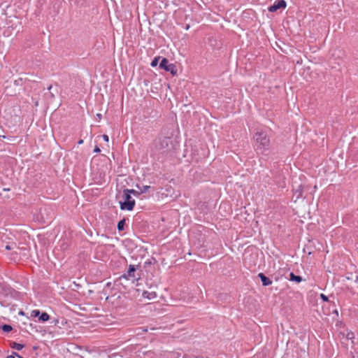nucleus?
I'll list each match as a JSON object with an SVG mask.
<instances>
[{
    "mask_svg": "<svg viewBox=\"0 0 358 358\" xmlns=\"http://www.w3.org/2000/svg\"><path fill=\"white\" fill-rule=\"evenodd\" d=\"M255 147L257 152L264 153L269 149L270 140L265 131H257L255 136Z\"/></svg>",
    "mask_w": 358,
    "mask_h": 358,
    "instance_id": "nucleus-1",
    "label": "nucleus"
},
{
    "mask_svg": "<svg viewBox=\"0 0 358 358\" xmlns=\"http://www.w3.org/2000/svg\"><path fill=\"white\" fill-rule=\"evenodd\" d=\"M124 201H120V208L122 210H133L134 206H135V201L133 199L130 194L128 193H124Z\"/></svg>",
    "mask_w": 358,
    "mask_h": 358,
    "instance_id": "nucleus-2",
    "label": "nucleus"
},
{
    "mask_svg": "<svg viewBox=\"0 0 358 358\" xmlns=\"http://www.w3.org/2000/svg\"><path fill=\"white\" fill-rule=\"evenodd\" d=\"M170 139L166 137H159L155 141L154 145L155 149L163 152L168 148Z\"/></svg>",
    "mask_w": 358,
    "mask_h": 358,
    "instance_id": "nucleus-3",
    "label": "nucleus"
},
{
    "mask_svg": "<svg viewBox=\"0 0 358 358\" xmlns=\"http://www.w3.org/2000/svg\"><path fill=\"white\" fill-rule=\"evenodd\" d=\"M286 7V2L284 0L275 1L272 6L268 8L270 12H275L278 9Z\"/></svg>",
    "mask_w": 358,
    "mask_h": 358,
    "instance_id": "nucleus-4",
    "label": "nucleus"
},
{
    "mask_svg": "<svg viewBox=\"0 0 358 358\" xmlns=\"http://www.w3.org/2000/svg\"><path fill=\"white\" fill-rule=\"evenodd\" d=\"M258 276L260 278L262 285L264 286H268L271 285L272 281L268 278H267L264 273H259Z\"/></svg>",
    "mask_w": 358,
    "mask_h": 358,
    "instance_id": "nucleus-5",
    "label": "nucleus"
},
{
    "mask_svg": "<svg viewBox=\"0 0 358 358\" xmlns=\"http://www.w3.org/2000/svg\"><path fill=\"white\" fill-rule=\"evenodd\" d=\"M171 66H172V64H169V61H168V59H166V58H164V59L161 61V62H160V64H159V67H160L161 69H163L166 70V71H170V67H171Z\"/></svg>",
    "mask_w": 358,
    "mask_h": 358,
    "instance_id": "nucleus-6",
    "label": "nucleus"
},
{
    "mask_svg": "<svg viewBox=\"0 0 358 358\" xmlns=\"http://www.w3.org/2000/svg\"><path fill=\"white\" fill-rule=\"evenodd\" d=\"M157 295L155 292L144 291L143 292V296L148 299H154L157 297Z\"/></svg>",
    "mask_w": 358,
    "mask_h": 358,
    "instance_id": "nucleus-7",
    "label": "nucleus"
},
{
    "mask_svg": "<svg viewBox=\"0 0 358 358\" xmlns=\"http://www.w3.org/2000/svg\"><path fill=\"white\" fill-rule=\"evenodd\" d=\"M289 280L294 281L297 283L302 282L303 279L299 275H296L294 273H290L289 274Z\"/></svg>",
    "mask_w": 358,
    "mask_h": 358,
    "instance_id": "nucleus-8",
    "label": "nucleus"
},
{
    "mask_svg": "<svg viewBox=\"0 0 358 358\" xmlns=\"http://www.w3.org/2000/svg\"><path fill=\"white\" fill-rule=\"evenodd\" d=\"M137 187L138 189L140 194L146 193L150 189V186H149V185H142V186L137 185Z\"/></svg>",
    "mask_w": 358,
    "mask_h": 358,
    "instance_id": "nucleus-9",
    "label": "nucleus"
},
{
    "mask_svg": "<svg viewBox=\"0 0 358 358\" xmlns=\"http://www.w3.org/2000/svg\"><path fill=\"white\" fill-rule=\"evenodd\" d=\"M11 348L16 350H21L24 348V345L18 343L13 342L11 344Z\"/></svg>",
    "mask_w": 358,
    "mask_h": 358,
    "instance_id": "nucleus-10",
    "label": "nucleus"
},
{
    "mask_svg": "<svg viewBox=\"0 0 358 358\" xmlns=\"http://www.w3.org/2000/svg\"><path fill=\"white\" fill-rule=\"evenodd\" d=\"M135 271H136L135 266L134 265H129V269L127 271L128 277H134Z\"/></svg>",
    "mask_w": 358,
    "mask_h": 358,
    "instance_id": "nucleus-11",
    "label": "nucleus"
},
{
    "mask_svg": "<svg viewBox=\"0 0 358 358\" xmlns=\"http://www.w3.org/2000/svg\"><path fill=\"white\" fill-rule=\"evenodd\" d=\"M50 319V316L47 313H43L39 318L38 320L41 322H46Z\"/></svg>",
    "mask_w": 358,
    "mask_h": 358,
    "instance_id": "nucleus-12",
    "label": "nucleus"
},
{
    "mask_svg": "<svg viewBox=\"0 0 358 358\" xmlns=\"http://www.w3.org/2000/svg\"><path fill=\"white\" fill-rule=\"evenodd\" d=\"M124 193H128L129 194H132L133 195H134L136 196L140 195L139 191L135 190V189H125L124 191Z\"/></svg>",
    "mask_w": 358,
    "mask_h": 358,
    "instance_id": "nucleus-13",
    "label": "nucleus"
},
{
    "mask_svg": "<svg viewBox=\"0 0 358 358\" xmlns=\"http://www.w3.org/2000/svg\"><path fill=\"white\" fill-rule=\"evenodd\" d=\"M124 220H120L118 223H117V229L119 231H122L124 229Z\"/></svg>",
    "mask_w": 358,
    "mask_h": 358,
    "instance_id": "nucleus-14",
    "label": "nucleus"
},
{
    "mask_svg": "<svg viewBox=\"0 0 358 358\" xmlns=\"http://www.w3.org/2000/svg\"><path fill=\"white\" fill-rule=\"evenodd\" d=\"M1 329L4 332H10L12 330V327L8 324H4Z\"/></svg>",
    "mask_w": 358,
    "mask_h": 358,
    "instance_id": "nucleus-15",
    "label": "nucleus"
},
{
    "mask_svg": "<svg viewBox=\"0 0 358 358\" xmlns=\"http://www.w3.org/2000/svg\"><path fill=\"white\" fill-rule=\"evenodd\" d=\"M40 315V310H33L31 312V317H36Z\"/></svg>",
    "mask_w": 358,
    "mask_h": 358,
    "instance_id": "nucleus-16",
    "label": "nucleus"
},
{
    "mask_svg": "<svg viewBox=\"0 0 358 358\" xmlns=\"http://www.w3.org/2000/svg\"><path fill=\"white\" fill-rule=\"evenodd\" d=\"M6 358H22L17 353L13 352L12 355H8Z\"/></svg>",
    "mask_w": 358,
    "mask_h": 358,
    "instance_id": "nucleus-17",
    "label": "nucleus"
},
{
    "mask_svg": "<svg viewBox=\"0 0 358 358\" xmlns=\"http://www.w3.org/2000/svg\"><path fill=\"white\" fill-rule=\"evenodd\" d=\"M158 64V58H155L152 62H151L152 66H156Z\"/></svg>",
    "mask_w": 358,
    "mask_h": 358,
    "instance_id": "nucleus-18",
    "label": "nucleus"
},
{
    "mask_svg": "<svg viewBox=\"0 0 358 358\" xmlns=\"http://www.w3.org/2000/svg\"><path fill=\"white\" fill-rule=\"evenodd\" d=\"M320 298L324 301H328V297L324 294H320Z\"/></svg>",
    "mask_w": 358,
    "mask_h": 358,
    "instance_id": "nucleus-19",
    "label": "nucleus"
},
{
    "mask_svg": "<svg viewBox=\"0 0 358 358\" xmlns=\"http://www.w3.org/2000/svg\"><path fill=\"white\" fill-rule=\"evenodd\" d=\"M354 338V334L352 332H349L347 334V338L348 339H352Z\"/></svg>",
    "mask_w": 358,
    "mask_h": 358,
    "instance_id": "nucleus-20",
    "label": "nucleus"
},
{
    "mask_svg": "<svg viewBox=\"0 0 358 358\" xmlns=\"http://www.w3.org/2000/svg\"><path fill=\"white\" fill-rule=\"evenodd\" d=\"M102 138H103V141H105L106 142H108L109 141V138H108V135H106V134H103L102 136Z\"/></svg>",
    "mask_w": 358,
    "mask_h": 358,
    "instance_id": "nucleus-21",
    "label": "nucleus"
},
{
    "mask_svg": "<svg viewBox=\"0 0 358 358\" xmlns=\"http://www.w3.org/2000/svg\"><path fill=\"white\" fill-rule=\"evenodd\" d=\"M94 152H96V153H99L101 152V150L99 147L96 146L94 150Z\"/></svg>",
    "mask_w": 358,
    "mask_h": 358,
    "instance_id": "nucleus-22",
    "label": "nucleus"
},
{
    "mask_svg": "<svg viewBox=\"0 0 358 358\" xmlns=\"http://www.w3.org/2000/svg\"><path fill=\"white\" fill-rule=\"evenodd\" d=\"M96 117H98L99 120H101V114L97 113L96 114Z\"/></svg>",
    "mask_w": 358,
    "mask_h": 358,
    "instance_id": "nucleus-23",
    "label": "nucleus"
},
{
    "mask_svg": "<svg viewBox=\"0 0 358 358\" xmlns=\"http://www.w3.org/2000/svg\"><path fill=\"white\" fill-rule=\"evenodd\" d=\"M78 143L79 145L83 144V140L80 139V141H78Z\"/></svg>",
    "mask_w": 358,
    "mask_h": 358,
    "instance_id": "nucleus-24",
    "label": "nucleus"
},
{
    "mask_svg": "<svg viewBox=\"0 0 358 358\" xmlns=\"http://www.w3.org/2000/svg\"><path fill=\"white\" fill-rule=\"evenodd\" d=\"M346 279L348 280H352V276H346Z\"/></svg>",
    "mask_w": 358,
    "mask_h": 358,
    "instance_id": "nucleus-25",
    "label": "nucleus"
},
{
    "mask_svg": "<svg viewBox=\"0 0 358 358\" xmlns=\"http://www.w3.org/2000/svg\"><path fill=\"white\" fill-rule=\"evenodd\" d=\"M355 282L356 283H358V275H356L355 279Z\"/></svg>",
    "mask_w": 358,
    "mask_h": 358,
    "instance_id": "nucleus-26",
    "label": "nucleus"
},
{
    "mask_svg": "<svg viewBox=\"0 0 358 358\" xmlns=\"http://www.w3.org/2000/svg\"><path fill=\"white\" fill-rule=\"evenodd\" d=\"M6 248L7 250H10V248H10V246H9V245H6Z\"/></svg>",
    "mask_w": 358,
    "mask_h": 358,
    "instance_id": "nucleus-27",
    "label": "nucleus"
},
{
    "mask_svg": "<svg viewBox=\"0 0 358 358\" xmlns=\"http://www.w3.org/2000/svg\"><path fill=\"white\" fill-rule=\"evenodd\" d=\"M51 88H52V85H50V86L48 87V90H51Z\"/></svg>",
    "mask_w": 358,
    "mask_h": 358,
    "instance_id": "nucleus-28",
    "label": "nucleus"
},
{
    "mask_svg": "<svg viewBox=\"0 0 358 358\" xmlns=\"http://www.w3.org/2000/svg\"><path fill=\"white\" fill-rule=\"evenodd\" d=\"M20 314L23 315H24V313H23L22 311H20Z\"/></svg>",
    "mask_w": 358,
    "mask_h": 358,
    "instance_id": "nucleus-29",
    "label": "nucleus"
},
{
    "mask_svg": "<svg viewBox=\"0 0 358 358\" xmlns=\"http://www.w3.org/2000/svg\"><path fill=\"white\" fill-rule=\"evenodd\" d=\"M184 358V357H183Z\"/></svg>",
    "mask_w": 358,
    "mask_h": 358,
    "instance_id": "nucleus-30",
    "label": "nucleus"
}]
</instances>
